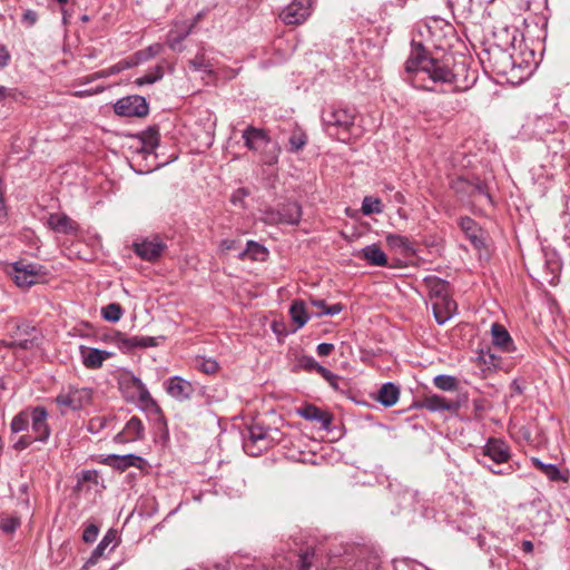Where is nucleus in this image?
<instances>
[{
    "mask_svg": "<svg viewBox=\"0 0 570 570\" xmlns=\"http://www.w3.org/2000/svg\"><path fill=\"white\" fill-rule=\"evenodd\" d=\"M405 72L414 87L424 90H434L436 83H450L455 91H462L475 81L474 75L469 77L464 63L451 69L445 61L429 57L421 45H413L405 62Z\"/></svg>",
    "mask_w": 570,
    "mask_h": 570,
    "instance_id": "1",
    "label": "nucleus"
},
{
    "mask_svg": "<svg viewBox=\"0 0 570 570\" xmlns=\"http://www.w3.org/2000/svg\"><path fill=\"white\" fill-rule=\"evenodd\" d=\"M48 413L45 407L37 406L20 412L12 419L11 431L20 433L26 431L16 442V449H26L32 442H46L50 435V429L47 422Z\"/></svg>",
    "mask_w": 570,
    "mask_h": 570,
    "instance_id": "2",
    "label": "nucleus"
},
{
    "mask_svg": "<svg viewBox=\"0 0 570 570\" xmlns=\"http://www.w3.org/2000/svg\"><path fill=\"white\" fill-rule=\"evenodd\" d=\"M502 31L507 36L505 41L494 42L484 52L487 55L488 62L494 72L502 76L514 77V72L520 69V67H517L512 55L509 52V49L513 47L515 37L513 32L507 27L502 28Z\"/></svg>",
    "mask_w": 570,
    "mask_h": 570,
    "instance_id": "3",
    "label": "nucleus"
},
{
    "mask_svg": "<svg viewBox=\"0 0 570 570\" xmlns=\"http://www.w3.org/2000/svg\"><path fill=\"white\" fill-rule=\"evenodd\" d=\"M119 384L126 399L136 402L140 410L153 414L160 413V407L139 377L135 376L132 373H126L122 375Z\"/></svg>",
    "mask_w": 570,
    "mask_h": 570,
    "instance_id": "4",
    "label": "nucleus"
},
{
    "mask_svg": "<svg viewBox=\"0 0 570 570\" xmlns=\"http://www.w3.org/2000/svg\"><path fill=\"white\" fill-rule=\"evenodd\" d=\"M242 137L248 149L264 154L265 164L273 165L277 161L279 149L271 144L265 130L249 126L243 131Z\"/></svg>",
    "mask_w": 570,
    "mask_h": 570,
    "instance_id": "5",
    "label": "nucleus"
},
{
    "mask_svg": "<svg viewBox=\"0 0 570 570\" xmlns=\"http://www.w3.org/2000/svg\"><path fill=\"white\" fill-rule=\"evenodd\" d=\"M92 399L94 391L91 389L69 386L57 395L56 403L60 407L61 413L65 414L69 411L87 409L91 405Z\"/></svg>",
    "mask_w": 570,
    "mask_h": 570,
    "instance_id": "6",
    "label": "nucleus"
},
{
    "mask_svg": "<svg viewBox=\"0 0 570 570\" xmlns=\"http://www.w3.org/2000/svg\"><path fill=\"white\" fill-rule=\"evenodd\" d=\"M302 216L301 206L297 203L291 202L282 205L279 208H269L263 212L262 219L266 224H288L296 225L299 223Z\"/></svg>",
    "mask_w": 570,
    "mask_h": 570,
    "instance_id": "7",
    "label": "nucleus"
},
{
    "mask_svg": "<svg viewBox=\"0 0 570 570\" xmlns=\"http://www.w3.org/2000/svg\"><path fill=\"white\" fill-rule=\"evenodd\" d=\"M114 109L117 115L126 117H142L148 114L146 99L137 95L119 99Z\"/></svg>",
    "mask_w": 570,
    "mask_h": 570,
    "instance_id": "8",
    "label": "nucleus"
},
{
    "mask_svg": "<svg viewBox=\"0 0 570 570\" xmlns=\"http://www.w3.org/2000/svg\"><path fill=\"white\" fill-rule=\"evenodd\" d=\"M323 122L330 129L336 127L347 132L354 124V111L348 108H331L323 112Z\"/></svg>",
    "mask_w": 570,
    "mask_h": 570,
    "instance_id": "9",
    "label": "nucleus"
},
{
    "mask_svg": "<svg viewBox=\"0 0 570 570\" xmlns=\"http://www.w3.org/2000/svg\"><path fill=\"white\" fill-rule=\"evenodd\" d=\"M311 12V0H293L283 9L279 17L286 24H299L309 17Z\"/></svg>",
    "mask_w": 570,
    "mask_h": 570,
    "instance_id": "10",
    "label": "nucleus"
},
{
    "mask_svg": "<svg viewBox=\"0 0 570 570\" xmlns=\"http://www.w3.org/2000/svg\"><path fill=\"white\" fill-rule=\"evenodd\" d=\"M12 277L19 287H30L39 278V267L35 264L17 262L12 266Z\"/></svg>",
    "mask_w": 570,
    "mask_h": 570,
    "instance_id": "11",
    "label": "nucleus"
},
{
    "mask_svg": "<svg viewBox=\"0 0 570 570\" xmlns=\"http://www.w3.org/2000/svg\"><path fill=\"white\" fill-rule=\"evenodd\" d=\"M274 430L264 428L259 424H253L248 428V438L244 442V449L250 454H255L252 446L259 445L258 449L267 448L269 442L273 440L271 433Z\"/></svg>",
    "mask_w": 570,
    "mask_h": 570,
    "instance_id": "12",
    "label": "nucleus"
},
{
    "mask_svg": "<svg viewBox=\"0 0 570 570\" xmlns=\"http://www.w3.org/2000/svg\"><path fill=\"white\" fill-rule=\"evenodd\" d=\"M482 453L499 464L508 462L511 456L509 445L500 439H489Z\"/></svg>",
    "mask_w": 570,
    "mask_h": 570,
    "instance_id": "13",
    "label": "nucleus"
},
{
    "mask_svg": "<svg viewBox=\"0 0 570 570\" xmlns=\"http://www.w3.org/2000/svg\"><path fill=\"white\" fill-rule=\"evenodd\" d=\"M135 253L145 261H156L163 254L165 244L158 238L145 239L134 244Z\"/></svg>",
    "mask_w": 570,
    "mask_h": 570,
    "instance_id": "14",
    "label": "nucleus"
},
{
    "mask_svg": "<svg viewBox=\"0 0 570 570\" xmlns=\"http://www.w3.org/2000/svg\"><path fill=\"white\" fill-rule=\"evenodd\" d=\"M165 385L167 393L180 402L188 400L195 391L193 384L180 376L170 377Z\"/></svg>",
    "mask_w": 570,
    "mask_h": 570,
    "instance_id": "15",
    "label": "nucleus"
},
{
    "mask_svg": "<svg viewBox=\"0 0 570 570\" xmlns=\"http://www.w3.org/2000/svg\"><path fill=\"white\" fill-rule=\"evenodd\" d=\"M118 546V534L114 529H109L107 533L104 535L101 541L98 543L96 549L92 551L90 558L88 559V564H96L101 558L106 556V552H111Z\"/></svg>",
    "mask_w": 570,
    "mask_h": 570,
    "instance_id": "16",
    "label": "nucleus"
},
{
    "mask_svg": "<svg viewBox=\"0 0 570 570\" xmlns=\"http://www.w3.org/2000/svg\"><path fill=\"white\" fill-rule=\"evenodd\" d=\"M47 224L56 233L70 235L78 232V224L62 213H53L48 216Z\"/></svg>",
    "mask_w": 570,
    "mask_h": 570,
    "instance_id": "17",
    "label": "nucleus"
},
{
    "mask_svg": "<svg viewBox=\"0 0 570 570\" xmlns=\"http://www.w3.org/2000/svg\"><path fill=\"white\" fill-rule=\"evenodd\" d=\"M297 414L307 421H317L325 431H330L333 415L326 411H322L313 404H307L297 409Z\"/></svg>",
    "mask_w": 570,
    "mask_h": 570,
    "instance_id": "18",
    "label": "nucleus"
},
{
    "mask_svg": "<svg viewBox=\"0 0 570 570\" xmlns=\"http://www.w3.org/2000/svg\"><path fill=\"white\" fill-rule=\"evenodd\" d=\"M456 308V303L451 295L433 301L434 317L440 325L446 323L455 314Z\"/></svg>",
    "mask_w": 570,
    "mask_h": 570,
    "instance_id": "19",
    "label": "nucleus"
},
{
    "mask_svg": "<svg viewBox=\"0 0 570 570\" xmlns=\"http://www.w3.org/2000/svg\"><path fill=\"white\" fill-rule=\"evenodd\" d=\"M144 424L137 416H132L124 426L122 431L117 434L119 442H135L144 438Z\"/></svg>",
    "mask_w": 570,
    "mask_h": 570,
    "instance_id": "20",
    "label": "nucleus"
},
{
    "mask_svg": "<svg viewBox=\"0 0 570 570\" xmlns=\"http://www.w3.org/2000/svg\"><path fill=\"white\" fill-rule=\"evenodd\" d=\"M419 407L426 409L431 412L438 411H455L459 409V403L446 400L443 396L433 394L426 395L417 405Z\"/></svg>",
    "mask_w": 570,
    "mask_h": 570,
    "instance_id": "21",
    "label": "nucleus"
},
{
    "mask_svg": "<svg viewBox=\"0 0 570 570\" xmlns=\"http://www.w3.org/2000/svg\"><path fill=\"white\" fill-rule=\"evenodd\" d=\"M492 343L502 352H512L514 350L513 341L505 327L499 323L491 326Z\"/></svg>",
    "mask_w": 570,
    "mask_h": 570,
    "instance_id": "22",
    "label": "nucleus"
},
{
    "mask_svg": "<svg viewBox=\"0 0 570 570\" xmlns=\"http://www.w3.org/2000/svg\"><path fill=\"white\" fill-rule=\"evenodd\" d=\"M107 460L111 466L121 471L129 466L142 469L146 465V460L136 454L110 455Z\"/></svg>",
    "mask_w": 570,
    "mask_h": 570,
    "instance_id": "23",
    "label": "nucleus"
},
{
    "mask_svg": "<svg viewBox=\"0 0 570 570\" xmlns=\"http://www.w3.org/2000/svg\"><path fill=\"white\" fill-rule=\"evenodd\" d=\"M110 353L107 351L92 348V347H82L81 348V357L82 363L88 368H98L102 365L104 361L109 357Z\"/></svg>",
    "mask_w": 570,
    "mask_h": 570,
    "instance_id": "24",
    "label": "nucleus"
},
{
    "mask_svg": "<svg viewBox=\"0 0 570 570\" xmlns=\"http://www.w3.org/2000/svg\"><path fill=\"white\" fill-rule=\"evenodd\" d=\"M193 23H177L167 35V45L173 50H180L181 41L190 33Z\"/></svg>",
    "mask_w": 570,
    "mask_h": 570,
    "instance_id": "25",
    "label": "nucleus"
},
{
    "mask_svg": "<svg viewBox=\"0 0 570 570\" xmlns=\"http://www.w3.org/2000/svg\"><path fill=\"white\" fill-rule=\"evenodd\" d=\"M358 257L373 266H385L387 264L386 255L376 244L365 246L361 249Z\"/></svg>",
    "mask_w": 570,
    "mask_h": 570,
    "instance_id": "26",
    "label": "nucleus"
},
{
    "mask_svg": "<svg viewBox=\"0 0 570 570\" xmlns=\"http://www.w3.org/2000/svg\"><path fill=\"white\" fill-rule=\"evenodd\" d=\"M400 390L394 383H385L377 392L376 401L385 407L393 406L399 401Z\"/></svg>",
    "mask_w": 570,
    "mask_h": 570,
    "instance_id": "27",
    "label": "nucleus"
},
{
    "mask_svg": "<svg viewBox=\"0 0 570 570\" xmlns=\"http://www.w3.org/2000/svg\"><path fill=\"white\" fill-rule=\"evenodd\" d=\"M267 256H268L267 249L263 245H261L254 240H248L246 248L238 253V257L240 259L248 258L250 261H258V262L265 261L267 258Z\"/></svg>",
    "mask_w": 570,
    "mask_h": 570,
    "instance_id": "28",
    "label": "nucleus"
},
{
    "mask_svg": "<svg viewBox=\"0 0 570 570\" xmlns=\"http://www.w3.org/2000/svg\"><path fill=\"white\" fill-rule=\"evenodd\" d=\"M459 224L461 229L464 232V234L469 237V239L475 247L483 246V240L479 236L480 229L473 219H471L470 217H462Z\"/></svg>",
    "mask_w": 570,
    "mask_h": 570,
    "instance_id": "29",
    "label": "nucleus"
},
{
    "mask_svg": "<svg viewBox=\"0 0 570 570\" xmlns=\"http://www.w3.org/2000/svg\"><path fill=\"white\" fill-rule=\"evenodd\" d=\"M385 240L391 248L399 250L403 255H409L414 252L412 243L404 236L387 234Z\"/></svg>",
    "mask_w": 570,
    "mask_h": 570,
    "instance_id": "30",
    "label": "nucleus"
},
{
    "mask_svg": "<svg viewBox=\"0 0 570 570\" xmlns=\"http://www.w3.org/2000/svg\"><path fill=\"white\" fill-rule=\"evenodd\" d=\"M426 284L430 289V295L433 301L446 297L450 295V285L448 282L438 277L426 278Z\"/></svg>",
    "mask_w": 570,
    "mask_h": 570,
    "instance_id": "31",
    "label": "nucleus"
},
{
    "mask_svg": "<svg viewBox=\"0 0 570 570\" xmlns=\"http://www.w3.org/2000/svg\"><path fill=\"white\" fill-rule=\"evenodd\" d=\"M289 314L298 328L303 327L312 315L306 311L305 304L302 301L292 303Z\"/></svg>",
    "mask_w": 570,
    "mask_h": 570,
    "instance_id": "32",
    "label": "nucleus"
},
{
    "mask_svg": "<svg viewBox=\"0 0 570 570\" xmlns=\"http://www.w3.org/2000/svg\"><path fill=\"white\" fill-rule=\"evenodd\" d=\"M532 464L539 469L549 480L551 481H559L562 479L560 470L556 464L551 463H543L538 458L531 459Z\"/></svg>",
    "mask_w": 570,
    "mask_h": 570,
    "instance_id": "33",
    "label": "nucleus"
},
{
    "mask_svg": "<svg viewBox=\"0 0 570 570\" xmlns=\"http://www.w3.org/2000/svg\"><path fill=\"white\" fill-rule=\"evenodd\" d=\"M451 9L462 18H468L473 11V0H448Z\"/></svg>",
    "mask_w": 570,
    "mask_h": 570,
    "instance_id": "34",
    "label": "nucleus"
},
{
    "mask_svg": "<svg viewBox=\"0 0 570 570\" xmlns=\"http://www.w3.org/2000/svg\"><path fill=\"white\" fill-rule=\"evenodd\" d=\"M306 142H307L306 134L304 131H302L301 129H297V130L293 131V134L291 135V137L288 139V145H289L288 150L292 153H297L304 148Z\"/></svg>",
    "mask_w": 570,
    "mask_h": 570,
    "instance_id": "35",
    "label": "nucleus"
},
{
    "mask_svg": "<svg viewBox=\"0 0 570 570\" xmlns=\"http://www.w3.org/2000/svg\"><path fill=\"white\" fill-rule=\"evenodd\" d=\"M433 383L442 391H455L458 389V380L451 375H436Z\"/></svg>",
    "mask_w": 570,
    "mask_h": 570,
    "instance_id": "36",
    "label": "nucleus"
},
{
    "mask_svg": "<svg viewBox=\"0 0 570 570\" xmlns=\"http://www.w3.org/2000/svg\"><path fill=\"white\" fill-rule=\"evenodd\" d=\"M102 317L109 322H118L122 316V308L117 303H110L101 309Z\"/></svg>",
    "mask_w": 570,
    "mask_h": 570,
    "instance_id": "37",
    "label": "nucleus"
},
{
    "mask_svg": "<svg viewBox=\"0 0 570 570\" xmlns=\"http://www.w3.org/2000/svg\"><path fill=\"white\" fill-rule=\"evenodd\" d=\"M362 213L364 215L382 213L381 200L371 196L365 197L362 203Z\"/></svg>",
    "mask_w": 570,
    "mask_h": 570,
    "instance_id": "38",
    "label": "nucleus"
},
{
    "mask_svg": "<svg viewBox=\"0 0 570 570\" xmlns=\"http://www.w3.org/2000/svg\"><path fill=\"white\" fill-rule=\"evenodd\" d=\"M164 76V72H163V68L161 67H156L154 70L147 72L146 75L137 78L135 80V83L138 85V86H144V85H151L158 80H160Z\"/></svg>",
    "mask_w": 570,
    "mask_h": 570,
    "instance_id": "39",
    "label": "nucleus"
},
{
    "mask_svg": "<svg viewBox=\"0 0 570 570\" xmlns=\"http://www.w3.org/2000/svg\"><path fill=\"white\" fill-rule=\"evenodd\" d=\"M134 65L135 63H131L128 60H121L118 63L109 67L108 69H105V70H101V71L97 72L95 75V78H105V77H108V76H111V75L119 73V72L130 68Z\"/></svg>",
    "mask_w": 570,
    "mask_h": 570,
    "instance_id": "40",
    "label": "nucleus"
},
{
    "mask_svg": "<svg viewBox=\"0 0 570 570\" xmlns=\"http://www.w3.org/2000/svg\"><path fill=\"white\" fill-rule=\"evenodd\" d=\"M20 525L19 518L14 515H4L0 519V529L6 533H12Z\"/></svg>",
    "mask_w": 570,
    "mask_h": 570,
    "instance_id": "41",
    "label": "nucleus"
},
{
    "mask_svg": "<svg viewBox=\"0 0 570 570\" xmlns=\"http://www.w3.org/2000/svg\"><path fill=\"white\" fill-rule=\"evenodd\" d=\"M189 66L195 71H205L212 73V65L207 61L204 56H197L195 59L189 60Z\"/></svg>",
    "mask_w": 570,
    "mask_h": 570,
    "instance_id": "42",
    "label": "nucleus"
},
{
    "mask_svg": "<svg viewBox=\"0 0 570 570\" xmlns=\"http://www.w3.org/2000/svg\"><path fill=\"white\" fill-rule=\"evenodd\" d=\"M197 367L206 374H214L218 370V363L213 358L203 357L197 361Z\"/></svg>",
    "mask_w": 570,
    "mask_h": 570,
    "instance_id": "43",
    "label": "nucleus"
},
{
    "mask_svg": "<svg viewBox=\"0 0 570 570\" xmlns=\"http://www.w3.org/2000/svg\"><path fill=\"white\" fill-rule=\"evenodd\" d=\"M35 342L33 340H22V341H0V348L2 346L10 347V348H21V350H29L33 346Z\"/></svg>",
    "mask_w": 570,
    "mask_h": 570,
    "instance_id": "44",
    "label": "nucleus"
},
{
    "mask_svg": "<svg viewBox=\"0 0 570 570\" xmlns=\"http://www.w3.org/2000/svg\"><path fill=\"white\" fill-rule=\"evenodd\" d=\"M98 533H99V528L96 524L90 523L83 530L82 540L86 543H92L96 541Z\"/></svg>",
    "mask_w": 570,
    "mask_h": 570,
    "instance_id": "45",
    "label": "nucleus"
},
{
    "mask_svg": "<svg viewBox=\"0 0 570 570\" xmlns=\"http://www.w3.org/2000/svg\"><path fill=\"white\" fill-rule=\"evenodd\" d=\"M527 9L533 11L534 13H540L542 10L547 9L548 0H523Z\"/></svg>",
    "mask_w": 570,
    "mask_h": 570,
    "instance_id": "46",
    "label": "nucleus"
},
{
    "mask_svg": "<svg viewBox=\"0 0 570 570\" xmlns=\"http://www.w3.org/2000/svg\"><path fill=\"white\" fill-rule=\"evenodd\" d=\"M342 309H343L342 304L336 303V304H333L331 306H326L325 309L316 311L313 314L315 316H323V315H331V316H333V315H337L338 313H341Z\"/></svg>",
    "mask_w": 570,
    "mask_h": 570,
    "instance_id": "47",
    "label": "nucleus"
},
{
    "mask_svg": "<svg viewBox=\"0 0 570 570\" xmlns=\"http://www.w3.org/2000/svg\"><path fill=\"white\" fill-rule=\"evenodd\" d=\"M299 365L307 371H317V367L321 366V364L312 356L301 357Z\"/></svg>",
    "mask_w": 570,
    "mask_h": 570,
    "instance_id": "48",
    "label": "nucleus"
},
{
    "mask_svg": "<svg viewBox=\"0 0 570 570\" xmlns=\"http://www.w3.org/2000/svg\"><path fill=\"white\" fill-rule=\"evenodd\" d=\"M22 23L30 28L32 27L37 20H38V14L36 11L31 10V9H27L24 10L23 14H22Z\"/></svg>",
    "mask_w": 570,
    "mask_h": 570,
    "instance_id": "49",
    "label": "nucleus"
},
{
    "mask_svg": "<svg viewBox=\"0 0 570 570\" xmlns=\"http://www.w3.org/2000/svg\"><path fill=\"white\" fill-rule=\"evenodd\" d=\"M323 379H325L330 384L334 385L337 376L333 374L331 371L325 368L323 365L317 367L316 371Z\"/></svg>",
    "mask_w": 570,
    "mask_h": 570,
    "instance_id": "50",
    "label": "nucleus"
},
{
    "mask_svg": "<svg viewBox=\"0 0 570 570\" xmlns=\"http://www.w3.org/2000/svg\"><path fill=\"white\" fill-rule=\"evenodd\" d=\"M316 351L320 356H327L334 351V345L331 343H321L317 345Z\"/></svg>",
    "mask_w": 570,
    "mask_h": 570,
    "instance_id": "51",
    "label": "nucleus"
},
{
    "mask_svg": "<svg viewBox=\"0 0 570 570\" xmlns=\"http://www.w3.org/2000/svg\"><path fill=\"white\" fill-rule=\"evenodd\" d=\"M10 60V53L6 46L0 45V69L4 68Z\"/></svg>",
    "mask_w": 570,
    "mask_h": 570,
    "instance_id": "52",
    "label": "nucleus"
},
{
    "mask_svg": "<svg viewBox=\"0 0 570 570\" xmlns=\"http://www.w3.org/2000/svg\"><path fill=\"white\" fill-rule=\"evenodd\" d=\"M313 558V552L306 551L304 554L299 557V570H307L311 566V559Z\"/></svg>",
    "mask_w": 570,
    "mask_h": 570,
    "instance_id": "53",
    "label": "nucleus"
},
{
    "mask_svg": "<svg viewBox=\"0 0 570 570\" xmlns=\"http://www.w3.org/2000/svg\"><path fill=\"white\" fill-rule=\"evenodd\" d=\"M239 246V242L235 239H224L220 244V247L223 250H234L237 249Z\"/></svg>",
    "mask_w": 570,
    "mask_h": 570,
    "instance_id": "54",
    "label": "nucleus"
},
{
    "mask_svg": "<svg viewBox=\"0 0 570 570\" xmlns=\"http://www.w3.org/2000/svg\"><path fill=\"white\" fill-rule=\"evenodd\" d=\"M493 37L495 39L494 42H503L507 39V36L505 33H503L502 29H500L499 31H494Z\"/></svg>",
    "mask_w": 570,
    "mask_h": 570,
    "instance_id": "55",
    "label": "nucleus"
},
{
    "mask_svg": "<svg viewBox=\"0 0 570 570\" xmlns=\"http://www.w3.org/2000/svg\"><path fill=\"white\" fill-rule=\"evenodd\" d=\"M311 304L317 308V311H322L326 308L325 302L323 299H312Z\"/></svg>",
    "mask_w": 570,
    "mask_h": 570,
    "instance_id": "56",
    "label": "nucleus"
},
{
    "mask_svg": "<svg viewBox=\"0 0 570 570\" xmlns=\"http://www.w3.org/2000/svg\"><path fill=\"white\" fill-rule=\"evenodd\" d=\"M522 550L527 553H530L533 551V543L529 540H524L522 542Z\"/></svg>",
    "mask_w": 570,
    "mask_h": 570,
    "instance_id": "57",
    "label": "nucleus"
},
{
    "mask_svg": "<svg viewBox=\"0 0 570 570\" xmlns=\"http://www.w3.org/2000/svg\"><path fill=\"white\" fill-rule=\"evenodd\" d=\"M7 95V88L3 86H0V100H2Z\"/></svg>",
    "mask_w": 570,
    "mask_h": 570,
    "instance_id": "58",
    "label": "nucleus"
},
{
    "mask_svg": "<svg viewBox=\"0 0 570 570\" xmlns=\"http://www.w3.org/2000/svg\"><path fill=\"white\" fill-rule=\"evenodd\" d=\"M216 570H236V569H232V567L228 563H226L222 568L217 567Z\"/></svg>",
    "mask_w": 570,
    "mask_h": 570,
    "instance_id": "59",
    "label": "nucleus"
},
{
    "mask_svg": "<svg viewBox=\"0 0 570 570\" xmlns=\"http://www.w3.org/2000/svg\"><path fill=\"white\" fill-rule=\"evenodd\" d=\"M158 48H159V47L157 46V50H154V47H149V49H148V50H149V52H150V53H149V56H154V55H156V53L158 52Z\"/></svg>",
    "mask_w": 570,
    "mask_h": 570,
    "instance_id": "60",
    "label": "nucleus"
},
{
    "mask_svg": "<svg viewBox=\"0 0 570 570\" xmlns=\"http://www.w3.org/2000/svg\"><path fill=\"white\" fill-rule=\"evenodd\" d=\"M494 474H503L504 472L503 471H495V470H491Z\"/></svg>",
    "mask_w": 570,
    "mask_h": 570,
    "instance_id": "61",
    "label": "nucleus"
},
{
    "mask_svg": "<svg viewBox=\"0 0 570 570\" xmlns=\"http://www.w3.org/2000/svg\"><path fill=\"white\" fill-rule=\"evenodd\" d=\"M83 95H85L83 91L76 92V96H78V97H82Z\"/></svg>",
    "mask_w": 570,
    "mask_h": 570,
    "instance_id": "62",
    "label": "nucleus"
},
{
    "mask_svg": "<svg viewBox=\"0 0 570 570\" xmlns=\"http://www.w3.org/2000/svg\"><path fill=\"white\" fill-rule=\"evenodd\" d=\"M405 0H397V4L402 6Z\"/></svg>",
    "mask_w": 570,
    "mask_h": 570,
    "instance_id": "63",
    "label": "nucleus"
},
{
    "mask_svg": "<svg viewBox=\"0 0 570 570\" xmlns=\"http://www.w3.org/2000/svg\"><path fill=\"white\" fill-rule=\"evenodd\" d=\"M59 3H66L68 0H57Z\"/></svg>",
    "mask_w": 570,
    "mask_h": 570,
    "instance_id": "64",
    "label": "nucleus"
}]
</instances>
